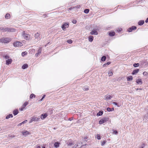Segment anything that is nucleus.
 <instances>
[{"mask_svg": "<svg viewBox=\"0 0 148 148\" xmlns=\"http://www.w3.org/2000/svg\"><path fill=\"white\" fill-rule=\"evenodd\" d=\"M11 39L10 38H3L0 39V42L2 43H8L11 41Z\"/></svg>", "mask_w": 148, "mask_h": 148, "instance_id": "obj_1", "label": "nucleus"}, {"mask_svg": "<svg viewBox=\"0 0 148 148\" xmlns=\"http://www.w3.org/2000/svg\"><path fill=\"white\" fill-rule=\"evenodd\" d=\"M2 31L3 32L7 31L8 32H14L16 30L15 29L11 27L3 28H2Z\"/></svg>", "mask_w": 148, "mask_h": 148, "instance_id": "obj_2", "label": "nucleus"}, {"mask_svg": "<svg viewBox=\"0 0 148 148\" xmlns=\"http://www.w3.org/2000/svg\"><path fill=\"white\" fill-rule=\"evenodd\" d=\"M22 36L24 39L26 40H29L30 37V35L28 34L25 33V31L23 32Z\"/></svg>", "mask_w": 148, "mask_h": 148, "instance_id": "obj_3", "label": "nucleus"}, {"mask_svg": "<svg viewBox=\"0 0 148 148\" xmlns=\"http://www.w3.org/2000/svg\"><path fill=\"white\" fill-rule=\"evenodd\" d=\"M109 118L108 117H104L101 119L99 121V123L100 124H102L107 121Z\"/></svg>", "mask_w": 148, "mask_h": 148, "instance_id": "obj_4", "label": "nucleus"}, {"mask_svg": "<svg viewBox=\"0 0 148 148\" xmlns=\"http://www.w3.org/2000/svg\"><path fill=\"white\" fill-rule=\"evenodd\" d=\"M69 25V23H68L65 22L64 23L62 26H61V27L63 30H65V29L66 28H68Z\"/></svg>", "mask_w": 148, "mask_h": 148, "instance_id": "obj_5", "label": "nucleus"}, {"mask_svg": "<svg viewBox=\"0 0 148 148\" xmlns=\"http://www.w3.org/2000/svg\"><path fill=\"white\" fill-rule=\"evenodd\" d=\"M13 44L14 46L15 47H21L22 45V43L18 41L14 42Z\"/></svg>", "mask_w": 148, "mask_h": 148, "instance_id": "obj_6", "label": "nucleus"}, {"mask_svg": "<svg viewBox=\"0 0 148 148\" xmlns=\"http://www.w3.org/2000/svg\"><path fill=\"white\" fill-rule=\"evenodd\" d=\"M136 27L135 26H132L130 27L127 29V31L129 32H131L133 30H135L136 29Z\"/></svg>", "mask_w": 148, "mask_h": 148, "instance_id": "obj_7", "label": "nucleus"}, {"mask_svg": "<svg viewBox=\"0 0 148 148\" xmlns=\"http://www.w3.org/2000/svg\"><path fill=\"white\" fill-rule=\"evenodd\" d=\"M48 116V115L47 113H44L41 115L40 117L41 119L43 120L46 118Z\"/></svg>", "mask_w": 148, "mask_h": 148, "instance_id": "obj_8", "label": "nucleus"}, {"mask_svg": "<svg viewBox=\"0 0 148 148\" xmlns=\"http://www.w3.org/2000/svg\"><path fill=\"white\" fill-rule=\"evenodd\" d=\"M139 71V69H136L134 70L132 72V74L133 75H134L138 73Z\"/></svg>", "mask_w": 148, "mask_h": 148, "instance_id": "obj_9", "label": "nucleus"}, {"mask_svg": "<svg viewBox=\"0 0 148 148\" xmlns=\"http://www.w3.org/2000/svg\"><path fill=\"white\" fill-rule=\"evenodd\" d=\"M12 62V60L11 59H9L6 60V64L7 65H9Z\"/></svg>", "mask_w": 148, "mask_h": 148, "instance_id": "obj_10", "label": "nucleus"}, {"mask_svg": "<svg viewBox=\"0 0 148 148\" xmlns=\"http://www.w3.org/2000/svg\"><path fill=\"white\" fill-rule=\"evenodd\" d=\"M136 82V83L138 84L141 85L143 83L142 80L140 79H137Z\"/></svg>", "mask_w": 148, "mask_h": 148, "instance_id": "obj_11", "label": "nucleus"}, {"mask_svg": "<svg viewBox=\"0 0 148 148\" xmlns=\"http://www.w3.org/2000/svg\"><path fill=\"white\" fill-rule=\"evenodd\" d=\"M90 34L92 35H97L98 34V33L96 30H93L91 32Z\"/></svg>", "mask_w": 148, "mask_h": 148, "instance_id": "obj_12", "label": "nucleus"}, {"mask_svg": "<svg viewBox=\"0 0 148 148\" xmlns=\"http://www.w3.org/2000/svg\"><path fill=\"white\" fill-rule=\"evenodd\" d=\"M22 133L23 135L25 136H26L27 135L29 134V132L27 131L24 132H23Z\"/></svg>", "mask_w": 148, "mask_h": 148, "instance_id": "obj_13", "label": "nucleus"}, {"mask_svg": "<svg viewBox=\"0 0 148 148\" xmlns=\"http://www.w3.org/2000/svg\"><path fill=\"white\" fill-rule=\"evenodd\" d=\"M115 32H111L109 33V35L110 36H113L115 35Z\"/></svg>", "mask_w": 148, "mask_h": 148, "instance_id": "obj_14", "label": "nucleus"}, {"mask_svg": "<svg viewBox=\"0 0 148 148\" xmlns=\"http://www.w3.org/2000/svg\"><path fill=\"white\" fill-rule=\"evenodd\" d=\"M40 34L38 32H37L35 34V37L36 38H39L40 39V37H39Z\"/></svg>", "mask_w": 148, "mask_h": 148, "instance_id": "obj_15", "label": "nucleus"}, {"mask_svg": "<svg viewBox=\"0 0 148 148\" xmlns=\"http://www.w3.org/2000/svg\"><path fill=\"white\" fill-rule=\"evenodd\" d=\"M144 23V20H140L138 22V25L141 26L143 25Z\"/></svg>", "mask_w": 148, "mask_h": 148, "instance_id": "obj_16", "label": "nucleus"}, {"mask_svg": "<svg viewBox=\"0 0 148 148\" xmlns=\"http://www.w3.org/2000/svg\"><path fill=\"white\" fill-rule=\"evenodd\" d=\"M60 143L58 142H55L54 144V146L56 148H58L59 147Z\"/></svg>", "mask_w": 148, "mask_h": 148, "instance_id": "obj_17", "label": "nucleus"}, {"mask_svg": "<svg viewBox=\"0 0 148 148\" xmlns=\"http://www.w3.org/2000/svg\"><path fill=\"white\" fill-rule=\"evenodd\" d=\"M18 113V110L17 109H15L14 110L13 112V114L15 116Z\"/></svg>", "mask_w": 148, "mask_h": 148, "instance_id": "obj_18", "label": "nucleus"}, {"mask_svg": "<svg viewBox=\"0 0 148 148\" xmlns=\"http://www.w3.org/2000/svg\"><path fill=\"white\" fill-rule=\"evenodd\" d=\"M28 66V65L27 64H24L22 66V68L24 69L27 68Z\"/></svg>", "mask_w": 148, "mask_h": 148, "instance_id": "obj_19", "label": "nucleus"}, {"mask_svg": "<svg viewBox=\"0 0 148 148\" xmlns=\"http://www.w3.org/2000/svg\"><path fill=\"white\" fill-rule=\"evenodd\" d=\"M66 144H67L68 146H71L73 145V142L71 140L68 141L67 143Z\"/></svg>", "mask_w": 148, "mask_h": 148, "instance_id": "obj_20", "label": "nucleus"}, {"mask_svg": "<svg viewBox=\"0 0 148 148\" xmlns=\"http://www.w3.org/2000/svg\"><path fill=\"white\" fill-rule=\"evenodd\" d=\"M93 37L92 36H89L88 37V40L90 42H92L93 40Z\"/></svg>", "mask_w": 148, "mask_h": 148, "instance_id": "obj_21", "label": "nucleus"}, {"mask_svg": "<svg viewBox=\"0 0 148 148\" xmlns=\"http://www.w3.org/2000/svg\"><path fill=\"white\" fill-rule=\"evenodd\" d=\"M103 113V111H99L97 114V116H99L102 115Z\"/></svg>", "mask_w": 148, "mask_h": 148, "instance_id": "obj_22", "label": "nucleus"}, {"mask_svg": "<svg viewBox=\"0 0 148 148\" xmlns=\"http://www.w3.org/2000/svg\"><path fill=\"white\" fill-rule=\"evenodd\" d=\"M27 120H26L22 122V123H19L18 125V126H19L22 125L23 124L26 123L27 122Z\"/></svg>", "mask_w": 148, "mask_h": 148, "instance_id": "obj_23", "label": "nucleus"}, {"mask_svg": "<svg viewBox=\"0 0 148 148\" xmlns=\"http://www.w3.org/2000/svg\"><path fill=\"white\" fill-rule=\"evenodd\" d=\"M148 119V115L147 114L145 115L144 116V120L145 121V122H147L148 121L147 119Z\"/></svg>", "mask_w": 148, "mask_h": 148, "instance_id": "obj_24", "label": "nucleus"}, {"mask_svg": "<svg viewBox=\"0 0 148 148\" xmlns=\"http://www.w3.org/2000/svg\"><path fill=\"white\" fill-rule=\"evenodd\" d=\"M13 117V116L12 114H9L7 115L6 116L5 118L6 119H8L11 117L12 118V117Z\"/></svg>", "mask_w": 148, "mask_h": 148, "instance_id": "obj_25", "label": "nucleus"}, {"mask_svg": "<svg viewBox=\"0 0 148 148\" xmlns=\"http://www.w3.org/2000/svg\"><path fill=\"white\" fill-rule=\"evenodd\" d=\"M106 99H110L112 98V97L110 95H106Z\"/></svg>", "mask_w": 148, "mask_h": 148, "instance_id": "obj_26", "label": "nucleus"}, {"mask_svg": "<svg viewBox=\"0 0 148 148\" xmlns=\"http://www.w3.org/2000/svg\"><path fill=\"white\" fill-rule=\"evenodd\" d=\"M133 79V77L132 76H130L128 77H127V81H130L132 80Z\"/></svg>", "mask_w": 148, "mask_h": 148, "instance_id": "obj_27", "label": "nucleus"}, {"mask_svg": "<svg viewBox=\"0 0 148 148\" xmlns=\"http://www.w3.org/2000/svg\"><path fill=\"white\" fill-rule=\"evenodd\" d=\"M114 110V108H110L109 107H108L107 108V110L108 112H111L113 111Z\"/></svg>", "mask_w": 148, "mask_h": 148, "instance_id": "obj_28", "label": "nucleus"}, {"mask_svg": "<svg viewBox=\"0 0 148 148\" xmlns=\"http://www.w3.org/2000/svg\"><path fill=\"white\" fill-rule=\"evenodd\" d=\"M10 14L9 13L5 15V18L6 19H9L10 18Z\"/></svg>", "mask_w": 148, "mask_h": 148, "instance_id": "obj_29", "label": "nucleus"}, {"mask_svg": "<svg viewBox=\"0 0 148 148\" xmlns=\"http://www.w3.org/2000/svg\"><path fill=\"white\" fill-rule=\"evenodd\" d=\"M111 63V62H108L107 63L104 64L103 65V67H105L106 66L109 65Z\"/></svg>", "mask_w": 148, "mask_h": 148, "instance_id": "obj_30", "label": "nucleus"}, {"mask_svg": "<svg viewBox=\"0 0 148 148\" xmlns=\"http://www.w3.org/2000/svg\"><path fill=\"white\" fill-rule=\"evenodd\" d=\"M106 57L105 56H103L101 58V60L102 61H104L106 60Z\"/></svg>", "mask_w": 148, "mask_h": 148, "instance_id": "obj_31", "label": "nucleus"}, {"mask_svg": "<svg viewBox=\"0 0 148 148\" xmlns=\"http://www.w3.org/2000/svg\"><path fill=\"white\" fill-rule=\"evenodd\" d=\"M47 112L51 114H52L53 110H52V109L50 108L49 109Z\"/></svg>", "mask_w": 148, "mask_h": 148, "instance_id": "obj_32", "label": "nucleus"}, {"mask_svg": "<svg viewBox=\"0 0 148 148\" xmlns=\"http://www.w3.org/2000/svg\"><path fill=\"white\" fill-rule=\"evenodd\" d=\"M89 11V9H86L84 10V13L87 14H88Z\"/></svg>", "mask_w": 148, "mask_h": 148, "instance_id": "obj_33", "label": "nucleus"}, {"mask_svg": "<svg viewBox=\"0 0 148 148\" xmlns=\"http://www.w3.org/2000/svg\"><path fill=\"white\" fill-rule=\"evenodd\" d=\"M27 53L26 51L23 52L22 53L21 55L23 57L27 55Z\"/></svg>", "mask_w": 148, "mask_h": 148, "instance_id": "obj_34", "label": "nucleus"}, {"mask_svg": "<svg viewBox=\"0 0 148 148\" xmlns=\"http://www.w3.org/2000/svg\"><path fill=\"white\" fill-rule=\"evenodd\" d=\"M140 65L138 63H135L133 64V66L134 67H138Z\"/></svg>", "mask_w": 148, "mask_h": 148, "instance_id": "obj_35", "label": "nucleus"}, {"mask_svg": "<svg viewBox=\"0 0 148 148\" xmlns=\"http://www.w3.org/2000/svg\"><path fill=\"white\" fill-rule=\"evenodd\" d=\"M28 104V103L27 101H26L23 104V106L25 108V107Z\"/></svg>", "mask_w": 148, "mask_h": 148, "instance_id": "obj_36", "label": "nucleus"}, {"mask_svg": "<svg viewBox=\"0 0 148 148\" xmlns=\"http://www.w3.org/2000/svg\"><path fill=\"white\" fill-rule=\"evenodd\" d=\"M83 89L85 91L87 90H88L89 88L87 86H86L83 87Z\"/></svg>", "mask_w": 148, "mask_h": 148, "instance_id": "obj_37", "label": "nucleus"}, {"mask_svg": "<svg viewBox=\"0 0 148 148\" xmlns=\"http://www.w3.org/2000/svg\"><path fill=\"white\" fill-rule=\"evenodd\" d=\"M96 138L98 140H99L101 139V137L100 134H97L96 135Z\"/></svg>", "mask_w": 148, "mask_h": 148, "instance_id": "obj_38", "label": "nucleus"}, {"mask_svg": "<svg viewBox=\"0 0 148 148\" xmlns=\"http://www.w3.org/2000/svg\"><path fill=\"white\" fill-rule=\"evenodd\" d=\"M35 97V95L34 94H32L30 96V98L31 99H32L33 97Z\"/></svg>", "mask_w": 148, "mask_h": 148, "instance_id": "obj_39", "label": "nucleus"}, {"mask_svg": "<svg viewBox=\"0 0 148 148\" xmlns=\"http://www.w3.org/2000/svg\"><path fill=\"white\" fill-rule=\"evenodd\" d=\"M87 141V140H84V142L82 143V144L83 145L82 146H85L86 145V142Z\"/></svg>", "mask_w": 148, "mask_h": 148, "instance_id": "obj_40", "label": "nucleus"}, {"mask_svg": "<svg viewBox=\"0 0 148 148\" xmlns=\"http://www.w3.org/2000/svg\"><path fill=\"white\" fill-rule=\"evenodd\" d=\"M42 51V48L41 47H40V48L38 49V53H39V54H40Z\"/></svg>", "mask_w": 148, "mask_h": 148, "instance_id": "obj_41", "label": "nucleus"}, {"mask_svg": "<svg viewBox=\"0 0 148 148\" xmlns=\"http://www.w3.org/2000/svg\"><path fill=\"white\" fill-rule=\"evenodd\" d=\"M36 117L35 116H33L31 117V119L33 121H36Z\"/></svg>", "mask_w": 148, "mask_h": 148, "instance_id": "obj_42", "label": "nucleus"}, {"mask_svg": "<svg viewBox=\"0 0 148 148\" xmlns=\"http://www.w3.org/2000/svg\"><path fill=\"white\" fill-rule=\"evenodd\" d=\"M143 74L144 75L147 76L148 75V73L146 71L144 72L143 73Z\"/></svg>", "mask_w": 148, "mask_h": 148, "instance_id": "obj_43", "label": "nucleus"}, {"mask_svg": "<svg viewBox=\"0 0 148 148\" xmlns=\"http://www.w3.org/2000/svg\"><path fill=\"white\" fill-rule=\"evenodd\" d=\"M112 103L113 104H114L115 105H116V106H117L118 107H119L120 106H119L117 103H116V102H113Z\"/></svg>", "mask_w": 148, "mask_h": 148, "instance_id": "obj_44", "label": "nucleus"}, {"mask_svg": "<svg viewBox=\"0 0 148 148\" xmlns=\"http://www.w3.org/2000/svg\"><path fill=\"white\" fill-rule=\"evenodd\" d=\"M108 75L109 76H111L113 75V73L111 71H109L108 73Z\"/></svg>", "mask_w": 148, "mask_h": 148, "instance_id": "obj_45", "label": "nucleus"}, {"mask_svg": "<svg viewBox=\"0 0 148 148\" xmlns=\"http://www.w3.org/2000/svg\"><path fill=\"white\" fill-rule=\"evenodd\" d=\"M106 140H103L102 141L101 144V145L102 146H103L106 143Z\"/></svg>", "mask_w": 148, "mask_h": 148, "instance_id": "obj_46", "label": "nucleus"}, {"mask_svg": "<svg viewBox=\"0 0 148 148\" xmlns=\"http://www.w3.org/2000/svg\"><path fill=\"white\" fill-rule=\"evenodd\" d=\"M112 131L113 132L114 134H115L116 135H117L118 134V132L116 130H113Z\"/></svg>", "mask_w": 148, "mask_h": 148, "instance_id": "obj_47", "label": "nucleus"}, {"mask_svg": "<svg viewBox=\"0 0 148 148\" xmlns=\"http://www.w3.org/2000/svg\"><path fill=\"white\" fill-rule=\"evenodd\" d=\"M67 42L70 44H71L72 43L73 41L71 40H67Z\"/></svg>", "mask_w": 148, "mask_h": 148, "instance_id": "obj_48", "label": "nucleus"}, {"mask_svg": "<svg viewBox=\"0 0 148 148\" xmlns=\"http://www.w3.org/2000/svg\"><path fill=\"white\" fill-rule=\"evenodd\" d=\"M45 96H46L45 95H44L42 96V98L39 101H42L43 100V99L45 98Z\"/></svg>", "mask_w": 148, "mask_h": 148, "instance_id": "obj_49", "label": "nucleus"}, {"mask_svg": "<svg viewBox=\"0 0 148 148\" xmlns=\"http://www.w3.org/2000/svg\"><path fill=\"white\" fill-rule=\"evenodd\" d=\"M4 57L5 59H8L9 58V56L8 55H6L4 56Z\"/></svg>", "mask_w": 148, "mask_h": 148, "instance_id": "obj_50", "label": "nucleus"}, {"mask_svg": "<svg viewBox=\"0 0 148 148\" xmlns=\"http://www.w3.org/2000/svg\"><path fill=\"white\" fill-rule=\"evenodd\" d=\"M77 23V21L76 20H73V23L74 24H76Z\"/></svg>", "mask_w": 148, "mask_h": 148, "instance_id": "obj_51", "label": "nucleus"}, {"mask_svg": "<svg viewBox=\"0 0 148 148\" xmlns=\"http://www.w3.org/2000/svg\"><path fill=\"white\" fill-rule=\"evenodd\" d=\"M75 8H79L80 7V5H77L75 6Z\"/></svg>", "mask_w": 148, "mask_h": 148, "instance_id": "obj_52", "label": "nucleus"}, {"mask_svg": "<svg viewBox=\"0 0 148 148\" xmlns=\"http://www.w3.org/2000/svg\"><path fill=\"white\" fill-rule=\"evenodd\" d=\"M36 121H38L40 120V118L39 117H36Z\"/></svg>", "mask_w": 148, "mask_h": 148, "instance_id": "obj_53", "label": "nucleus"}, {"mask_svg": "<svg viewBox=\"0 0 148 148\" xmlns=\"http://www.w3.org/2000/svg\"><path fill=\"white\" fill-rule=\"evenodd\" d=\"M25 108L23 107V106L20 109V110L21 111H22L23 110V109H24V108Z\"/></svg>", "mask_w": 148, "mask_h": 148, "instance_id": "obj_54", "label": "nucleus"}, {"mask_svg": "<svg viewBox=\"0 0 148 148\" xmlns=\"http://www.w3.org/2000/svg\"><path fill=\"white\" fill-rule=\"evenodd\" d=\"M73 119V118L72 117L70 118L68 120L71 121Z\"/></svg>", "mask_w": 148, "mask_h": 148, "instance_id": "obj_55", "label": "nucleus"}, {"mask_svg": "<svg viewBox=\"0 0 148 148\" xmlns=\"http://www.w3.org/2000/svg\"><path fill=\"white\" fill-rule=\"evenodd\" d=\"M135 89L136 90H141L142 89V88H135Z\"/></svg>", "mask_w": 148, "mask_h": 148, "instance_id": "obj_56", "label": "nucleus"}, {"mask_svg": "<svg viewBox=\"0 0 148 148\" xmlns=\"http://www.w3.org/2000/svg\"><path fill=\"white\" fill-rule=\"evenodd\" d=\"M145 22L146 23H147L148 22V17L147 18Z\"/></svg>", "mask_w": 148, "mask_h": 148, "instance_id": "obj_57", "label": "nucleus"}, {"mask_svg": "<svg viewBox=\"0 0 148 148\" xmlns=\"http://www.w3.org/2000/svg\"><path fill=\"white\" fill-rule=\"evenodd\" d=\"M88 138V137L87 136H86L84 138V139L85 140L87 139Z\"/></svg>", "mask_w": 148, "mask_h": 148, "instance_id": "obj_58", "label": "nucleus"}, {"mask_svg": "<svg viewBox=\"0 0 148 148\" xmlns=\"http://www.w3.org/2000/svg\"><path fill=\"white\" fill-rule=\"evenodd\" d=\"M40 54L39 53H36V54H35V56H36V57H38V55Z\"/></svg>", "mask_w": 148, "mask_h": 148, "instance_id": "obj_59", "label": "nucleus"}, {"mask_svg": "<svg viewBox=\"0 0 148 148\" xmlns=\"http://www.w3.org/2000/svg\"><path fill=\"white\" fill-rule=\"evenodd\" d=\"M33 121L31 119L30 121H29V123H31L32 122H33Z\"/></svg>", "mask_w": 148, "mask_h": 148, "instance_id": "obj_60", "label": "nucleus"}, {"mask_svg": "<svg viewBox=\"0 0 148 148\" xmlns=\"http://www.w3.org/2000/svg\"><path fill=\"white\" fill-rule=\"evenodd\" d=\"M2 28H3V27H0V30H1L2 31Z\"/></svg>", "mask_w": 148, "mask_h": 148, "instance_id": "obj_61", "label": "nucleus"}, {"mask_svg": "<svg viewBox=\"0 0 148 148\" xmlns=\"http://www.w3.org/2000/svg\"><path fill=\"white\" fill-rule=\"evenodd\" d=\"M36 148H41L40 147V146H37V147H36Z\"/></svg>", "mask_w": 148, "mask_h": 148, "instance_id": "obj_62", "label": "nucleus"}, {"mask_svg": "<svg viewBox=\"0 0 148 148\" xmlns=\"http://www.w3.org/2000/svg\"><path fill=\"white\" fill-rule=\"evenodd\" d=\"M75 145H76V146L77 147L78 146V145H76V144H75Z\"/></svg>", "mask_w": 148, "mask_h": 148, "instance_id": "obj_63", "label": "nucleus"}, {"mask_svg": "<svg viewBox=\"0 0 148 148\" xmlns=\"http://www.w3.org/2000/svg\"><path fill=\"white\" fill-rule=\"evenodd\" d=\"M42 148H45V147H42Z\"/></svg>", "mask_w": 148, "mask_h": 148, "instance_id": "obj_64", "label": "nucleus"}]
</instances>
